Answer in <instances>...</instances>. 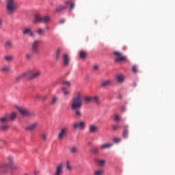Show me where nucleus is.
Listing matches in <instances>:
<instances>
[{
	"label": "nucleus",
	"mask_w": 175,
	"mask_h": 175,
	"mask_svg": "<svg viewBox=\"0 0 175 175\" xmlns=\"http://www.w3.org/2000/svg\"><path fill=\"white\" fill-rule=\"evenodd\" d=\"M36 33H37L38 35H40V36H42V35H44V30H43V29L39 28V29L37 30Z\"/></svg>",
	"instance_id": "obj_39"
},
{
	"label": "nucleus",
	"mask_w": 175,
	"mask_h": 175,
	"mask_svg": "<svg viewBox=\"0 0 175 175\" xmlns=\"http://www.w3.org/2000/svg\"><path fill=\"white\" fill-rule=\"evenodd\" d=\"M83 97L81 96V93L78 92L77 96L74 97L72 100L71 109L74 111L75 114L78 117L81 116V106H83Z\"/></svg>",
	"instance_id": "obj_1"
},
{
	"label": "nucleus",
	"mask_w": 175,
	"mask_h": 175,
	"mask_svg": "<svg viewBox=\"0 0 175 175\" xmlns=\"http://www.w3.org/2000/svg\"><path fill=\"white\" fill-rule=\"evenodd\" d=\"M85 122L80 121L75 122L72 124V126L74 129H84L85 128Z\"/></svg>",
	"instance_id": "obj_7"
},
{
	"label": "nucleus",
	"mask_w": 175,
	"mask_h": 175,
	"mask_svg": "<svg viewBox=\"0 0 175 175\" xmlns=\"http://www.w3.org/2000/svg\"><path fill=\"white\" fill-rule=\"evenodd\" d=\"M120 142H121V139H120V138H114L113 139L114 143H120Z\"/></svg>",
	"instance_id": "obj_48"
},
{
	"label": "nucleus",
	"mask_w": 175,
	"mask_h": 175,
	"mask_svg": "<svg viewBox=\"0 0 175 175\" xmlns=\"http://www.w3.org/2000/svg\"><path fill=\"white\" fill-rule=\"evenodd\" d=\"M32 57H33V53H27L25 55V58L27 61H31V59H32Z\"/></svg>",
	"instance_id": "obj_31"
},
{
	"label": "nucleus",
	"mask_w": 175,
	"mask_h": 175,
	"mask_svg": "<svg viewBox=\"0 0 175 175\" xmlns=\"http://www.w3.org/2000/svg\"><path fill=\"white\" fill-rule=\"evenodd\" d=\"M0 129L1 131H8V129H9V126L6 124H1Z\"/></svg>",
	"instance_id": "obj_33"
},
{
	"label": "nucleus",
	"mask_w": 175,
	"mask_h": 175,
	"mask_svg": "<svg viewBox=\"0 0 175 175\" xmlns=\"http://www.w3.org/2000/svg\"><path fill=\"white\" fill-rule=\"evenodd\" d=\"M117 81L118 83H124V81L125 80V77L122 74H118L116 76Z\"/></svg>",
	"instance_id": "obj_24"
},
{
	"label": "nucleus",
	"mask_w": 175,
	"mask_h": 175,
	"mask_svg": "<svg viewBox=\"0 0 175 175\" xmlns=\"http://www.w3.org/2000/svg\"><path fill=\"white\" fill-rule=\"evenodd\" d=\"M70 62V57H69V55H68V53L63 55V63L64 66H69Z\"/></svg>",
	"instance_id": "obj_13"
},
{
	"label": "nucleus",
	"mask_w": 175,
	"mask_h": 175,
	"mask_svg": "<svg viewBox=\"0 0 175 175\" xmlns=\"http://www.w3.org/2000/svg\"><path fill=\"white\" fill-rule=\"evenodd\" d=\"M3 59L5 62H13V61H14V56L12 55H6L3 57Z\"/></svg>",
	"instance_id": "obj_18"
},
{
	"label": "nucleus",
	"mask_w": 175,
	"mask_h": 175,
	"mask_svg": "<svg viewBox=\"0 0 175 175\" xmlns=\"http://www.w3.org/2000/svg\"><path fill=\"white\" fill-rule=\"evenodd\" d=\"M64 173V163H60L57 167L55 171V175H62Z\"/></svg>",
	"instance_id": "obj_11"
},
{
	"label": "nucleus",
	"mask_w": 175,
	"mask_h": 175,
	"mask_svg": "<svg viewBox=\"0 0 175 175\" xmlns=\"http://www.w3.org/2000/svg\"><path fill=\"white\" fill-rule=\"evenodd\" d=\"M14 107L19 111L23 117H33L35 116V113L28 110L27 108L19 107L18 105H15Z\"/></svg>",
	"instance_id": "obj_3"
},
{
	"label": "nucleus",
	"mask_w": 175,
	"mask_h": 175,
	"mask_svg": "<svg viewBox=\"0 0 175 175\" xmlns=\"http://www.w3.org/2000/svg\"><path fill=\"white\" fill-rule=\"evenodd\" d=\"M6 144H8V143H6V141H5V139H0V150L5 148Z\"/></svg>",
	"instance_id": "obj_30"
},
{
	"label": "nucleus",
	"mask_w": 175,
	"mask_h": 175,
	"mask_svg": "<svg viewBox=\"0 0 175 175\" xmlns=\"http://www.w3.org/2000/svg\"><path fill=\"white\" fill-rule=\"evenodd\" d=\"M2 2V0H0V3Z\"/></svg>",
	"instance_id": "obj_58"
},
{
	"label": "nucleus",
	"mask_w": 175,
	"mask_h": 175,
	"mask_svg": "<svg viewBox=\"0 0 175 175\" xmlns=\"http://www.w3.org/2000/svg\"><path fill=\"white\" fill-rule=\"evenodd\" d=\"M0 70L2 73H8V72H10V66H3L1 68Z\"/></svg>",
	"instance_id": "obj_22"
},
{
	"label": "nucleus",
	"mask_w": 175,
	"mask_h": 175,
	"mask_svg": "<svg viewBox=\"0 0 175 175\" xmlns=\"http://www.w3.org/2000/svg\"><path fill=\"white\" fill-rule=\"evenodd\" d=\"M46 29H50V27H46Z\"/></svg>",
	"instance_id": "obj_57"
},
{
	"label": "nucleus",
	"mask_w": 175,
	"mask_h": 175,
	"mask_svg": "<svg viewBox=\"0 0 175 175\" xmlns=\"http://www.w3.org/2000/svg\"><path fill=\"white\" fill-rule=\"evenodd\" d=\"M70 151L71 154H77V147L76 146H72L70 148Z\"/></svg>",
	"instance_id": "obj_35"
},
{
	"label": "nucleus",
	"mask_w": 175,
	"mask_h": 175,
	"mask_svg": "<svg viewBox=\"0 0 175 175\" xmlns=\"http://www.w3.org/2000/svg\"><path fill=\"white\" fill-rule=\"evenodd\" d=\"M95 175H102L103 174V171L102 170H98L94 172Z\"/></svg>",
	"instance_id": "obj_45"
},
{
	"label": "nucleus",
	"mask_w": 175,
	"mask_h": 175,
	"mask_svg": "<svg viewBox=\"0 0 175 175\" xmlns=\"http://www.w3.org/2000/svg\"><path fill=\"white\" fill-rule=\"evenodd\" d=\"M93 102H95L96 105H100V101H99V97L98 96H96L94 97H92Z\"/></svg>",
	"instance_id": "obj_37"
},
{
	"label": "nucleus",
	"mask_w": 175,
	"mask_h": 175,
	"mask_svg": "<svg viewBox=\"0 0 175 175\" xmlns=\"http://www.w3.org/2000/svg\"><path fill=\"white\" fill-rule=\"evenodd\" d=\"M99 70V66L98 65H94L93 66V70Z\"/></svg>",
	"instance_id": "obj_50"
},
{
	"label": "nucleus",
	"mask_w": 175,
	"mask_h": 175,
	"mask_svg": "<svg viewBox=\"0 0 175 175\" xmlns=\"http://www.w3.org/2000/svg\"><path fill=\"white\" fill-rule=\"evenodd\" d=\"M61 53H62V49H61V48H58L56 51L55 57L56 61H59V58H61Z\"/></svg>",
	"instance_id": "obj_21"
},
{
	"label": "nucleus",
	"mask_w": 175,
	"mask_h": 175,
	"mask_svg": "<svg viewBox=\"0 0 175 175\" xmlns=\"http://www.w3.org/2000/svg\"><path fill=\"white\" fill-rule=\"evenodd\" d=\"M27 72H29V74L27 76L28 80H34V79H38V77L42 75L40 71H36L35 72H32V71Z\"/></svg>",
	"instance_id": "obj_8"
},
{
	"label": "nucleus",
	"mask_w": 175,
	"mask_h": 175,
	"mask_svg": "<svg viewBox=\"0 0 175 175\" xmlns=\"http://www.w3.org/2000/svg\"><path fill=\"white\" fill-rule=\"evenodd\" d=\"M99 152V150H98V148H93V153L94 154H98Z\"/></svg>",
	"instance_id": "obj_51"
},
{
	"label": "nucleus",
	"mask_w": 175,
	"mask_h": 175,
	"mask_svg": "<svg viewBox=\"0 0 175 175\" xmlns=\"http://www.w3.org/2000/svg\"><path fill=\"white\" fill-rule=\"evenodd\" d=\"M17 3L14 0L6 1V12L9 16H13L17 10Z\"/></svg>",
	"instance_id": "obj_2"
},
{
	"label": "nucleus",
	"mask_w": 175,
	"mask_h": 175,
	"mask_svg": "<svg viewBox=\"0 0 175 175\" xmlns=\"http://www.w3.org/2000/svg\"><path fill=\"white\" fill-rule=\"evenodd\" d=\"M7 163L10 165V166H16L13 165V163H14V158L12 156H9L8 157V162Z\"/></svg>",
	"instance_id": "obj_27"
},
{
	"label": "nucleus",
	"mask_w": 175,
	"mask_h": 175,
	"mask_svg": "<svg viewBox=\"0 0 175 175\" xmlns=\"http://www.w3.org/2000/svg\"><path fill=\"white\" fill-rule=\"evenodd\" d=\"M111 147H113V144L109 143V144H104L100 146V149L101 150H105L106 148H110Z\"/></svg>",
	"instance_id": "obj_29"
},
{
	"label": "nucleus",
	"mask_w": 175,
	"mask_h": 175,
	"mask_svg": "<svg viewBox=\"0 0 175 175\" xmlns=\"http://www.w3.org/2000/svg\"><path fill=\"white\" fill-rule=\"evenodd\" d=\"M40 46V41L38 40H34L31 43V51L33 54H39Z\"/></svg>",
	"instance_id": "obj_6"
},
{
	"label": "nucleus",
	"mask_w": 175,
	"mask_h": 175,
	"mask_svg": "<svg viewBox=\"0 0 175 175\" xmlns=\"http://www.w3.org/2000/svg\"><path fill=\"white\" fill-rule=\"evenodd\" d=\"M66 7L64 6H60L59 8H57L55 10L56 13H59V12H62Z\"/></svg>",
	"instance_id": "obj_40"
},
{
	"label": "nucleus",
	"mask_w": 175,
	"mask_h": 175,
	"mask_svg": "<svg viewBox=\"0 0 175 175\" xmlns=\"http://www.w3.org/2000/svg\"><path fill=\"white\" fill-rule=\"evenodd\" d=\"M69 161L66 162V168L68 169V170H72V167L69 165Z\"/></svg>",
	"instance_id": "obj_47"
},
{
	"label": "nucleus",
	"mask_w": 175,
	"mask_h": 175,
	"mask_svg": "<svg viewBox=\"0 0 175 175\" xmlns=\"http://www.w3.org/2000/svg\"><path fill=\"white\" fill-rule=\"evenodd\" d=\"M66 6L67 8H68V6H70V10H73L74 8H75V3H70V2H69V1H67V2L66 3Z\"/></svg>",
	"instance_id": "obj_36"
},
{
	"label": "nucleus",
	"mask_w": 175,
	"mask_h": 175,
	"mask_svg": "<svg viewBox=\"0 0 175 175\" xmlns=\"http://www.w3.org/2000/svg\"><path fill=\"white\" fill-rule=\"evenodd\" d=\"M113 55L116 57H115V62H122L124 61H126V59H127L126 56L124 55L120 51H115L113 53Z\"/></svg>",
	"instance_id": "obj_5"
},
{
	"label": "nucleus",
	"mask_w": 175,
	"mask_h": 175,
	"mask_svg": "<svg viewBox=\"0 0 175 175\" xmlns=\"http://www.w3.org/2000/svg\"><path fill=\"white\" fill-rule=\"evenodd\" d=\"M66 135H68V127H63L59 132L57 139L59 140H62V139H64Z\"/></svg>",
	"instance_id": "obj_9"
},
{
	"label": "nucleus",
	"mask_w": 175,
	"mask_h": 175,
	"mask_svg": "<svg viewBox=\"0 0 175 175\" xmlns=\"http://www.w3.org/2000/svg\"><path fill=\"white\" fill-rule=\"evenodd\" d=\"M23 35H29L30 38H33L35 36V33L32 31V29L31 27H26L23 31Z\"/></svg>",
	"instance_id": "obj_10"
},
{
	"label": "nucleus",
	"mask_w": 175,
	"mask_h": 175,
	"mask_svg": "<svg viewBox=\"0 0 175 175\" xmlns=\"http://www.w3.org/2000/svg\"><path fill=\"white\" fill-rule=\"evenodd\" d=\"M29 72H23V74H21L18 77H16V81H20V80H22V79H28V76H29Z\"/></svg>",
	"instance_id": "obj_14"
},
{
	"label": "nucleus",
	"mask_w": 175,
	"mask_h": 175,
	"mask_svg": "<svg viewBox=\"0 0 175 175\" xmlns=\"http://www.w3.org/2000/svg\"><path fill=\"white\" fill-rule=\"evenodd\" d=\"M122 110H125V107H122Z\"/></svg>",
	"instance_id": "obj_56"
},
{
	"label": "nucleus",
	"mask_w": 175,
	"mask_h": 175,
	"mask_svg": "<svg viewBox=\"0 0 175 175\" xmlns=\"http://www.w3.org/2000/svg\"><path fill=\"white\" fill-rule=\"evenodd\" d=\"M90 133H96L98 132V126L95 124L89 126Z\"/></svg>",
	"instance_id": "obj_15"
},
{
	"label": "nucleus",
	"mask_w": 175,
	"mask_h": 175,
	"mask_svg": "<svg viewBox=\"0 0 175 175\" xmlns=\"http://www.w3.org/2000/svg\"><path fill=\"white\" fill-rule=\"evenodd\" d=\"M2 23H3V21L1 18H0V27H1V25H2Z\"/></svg>",
	"instance_id": "obj_55"
},
{
	"label": "nucleus",
	"mask_w": 175,
	"mask_h": 175,
	"mask_svg": "<svg viewBox=\"0 0 175 175\" xmlns=\"http://www.w3.org/2000/svg\"><path fill=\"white\" fill-rule=\"evenodd\" d=\"M110 84H111V81L110 80L104 81L101 83V87H103L105 88V87H107L108 85H110Z\"/></svg>",
	"instance_id": "obj_32"
},
{
	"label": "nucleus",
	"mask_w": 175,
	"mask_h": 175,
	"mask_svg": "<svg viewBox=\"0 0 175 175\" xmlns=\"http://www.w3.org/2000/svg\"><path fill=\"white\" fill-rule=\"evenodd\" d=\"M63 85H67V87H70V81H64L62 82Z\"/></svg>",
	"instance_id": "obj_44"
},
{
	"label": "nucleus",
	"mask_w": 175,
	"mask_h": 175,
	"mask_svg": "<svg viewBox=\"0 0 175 175\" xmlns=\"http://www.w3.org/2000/svg\"><path fill=\"white\" fill-rule=\"evenodd\" d=\"M17 169H18V167L17 166H10V164L4 163L0 165V174L7 173V172H9V170H11L12 172H14V170H17Z\"/></svg>",
	"instance_id": "obj_4"
},
{
	"label": "nucleus",
	"mask_w": 175,
	"mask_h": 175,
	"mask_svg": "<svg viewBox=\"0 0 175 175\" xmlns=\"http://www.w3.org/2000/svg\"><path fill=\"white\" fill-rule=\"evenodd\" d=\"M92 102H93V98L92 96H86L83 98V103L85 105H88L89 103H92Z\"/></svg>",
	"instance_id": "obj_20"
},
{
	"label": "nucleus",
	"mask_w": 175,
	"mask_h": 175,
	"mask_svg": "<svg viewBox=\"0 0 175 175\" xmlns=\"http://www.w3.org/2000/svg\"><path fill=\"white\" fill-rule=\"evenodd\" d=\"M51 21V16L49 15H45L42 16V23H44V24H47L50 23Z\"/></svg>",
	"instance_id": "obj_23"
},
{
	"label": "nucleus",
	"mask_w": 175,
	"mask_h": 175,
	"mask_svg": "<svg viewBox=\"0 0 175 175\" xmlns=\"http://www.w3.org/2000/svg\"><path fill=\"white\" fill-rule=\"evenodd\" d=\"M5 48L6 50H10L13 47V42L12 40H6L4 44Z\"/></svg>",
	"instance_id": "obj_19"
},
{
	"label": "nucleus",
	"mask_w": 175,
	"mask_h": 175,
	"mask_svg": "<svg viewBox=\"0 0 175 175\" xmlns=\"http://www.w3.org/2000/svg\"><path fill=\"white\" fill-rule=\"evenodd\" d=\"M34 98L35 99H40L41 96L39 94H36V95L34 96Z\"/></svg>",
	"instance_id": "obj_53"
},
{
	"label": "nucleus",
	"mask_w": 175,
	"mask_h": 175,
	"mask_svg": "<svg viewBox=\"0 0 175 175\" xmlns=\"http://www.w3.org/2000/svg\"><path fill=\"white\" fill-rule=\"evenodd\" d=\"M62 91H63V94H64V96H68V95H69V94H70V92L65 91V88H62Z\"/></svg>",
	"instance_id": "obj_43"
},
{
	"label": "nucleus",
	"mask_w": 175,
	"mask_h": 175,
	"mask_svg": "<svg viewBox=\"0 0 175 175\" xmlns=\"http://www.w3.org/2000/svg\"><path fill=\"white\" fill-rule=\"evenodd\" d=\"M41 99L42 100H46V99H47V95H44L41 96Z\"/></svg>",
	"instance_id": "obj_52"
},
{
	"label": "nucleus",
	"mask_w": 175,
	"mask_h": 175,
	"mask_svg": "<svg viewBox=\"0 0 175 175\" xmlns=\"http://www.w3.org/2000/svg\"><path fill=\"white\" fill-rule=\"evenodd\" d=\"M41 139L43 142H46L47 140V133H42L41 134Z\"/></svg>",
	"instance_id": "obj_38"
},
{
	"label": "nucleus",
	"mask_w": 175,
	"mask_h": 175,
	"mask_svg": "<svg viewBox=\"0 0 175 175\" xmlns=\"http://www.w3.org/2000/svg\"><path fill=\"white\" fill-rule=\"evenodd\" d=\"M96 161L98 164V166H105V163H106L105 160L96 159Z\"/></svg>",
	"instance_id": "obj_34"
},
{
	"label": "nucleus",
	"mask_w": 175,
	"mask_h": 175,
	"mask_svg": "<svg viewBox=\"0 0 175 175\" xmlns=\"http://www.w3.org/2000/svg\"><path fill=\"white\" fill-rule=\"evenodd\" d=\"M128 129H126V127H125L124 131L123 132V137H124L125 139H126V137H128Z\"/></svg>",
	"instance_id": "obj_41"
},
{
	"label": "nucleus",
	"mask_w": 175,
	"mask_h": 175,
	"mask_svg": "<svg viewBox=\"0 0 175 175\" xmlns=\"http://www.w3.org/2000/svg\"><path fill=\"white\" fill-rule=\"evenodd\" d=\"M114 120L116 121V122H120V121H121V118L119 115L116 114L114 116Z\"/></svg>",
	"instance_id": "obj_42"
},
{
	"label": "nucleus",
	"mask_w": 175,
	"mask_h": 175,
	"mask_svg": "<svg viewBox=\"0 0 175 175\" xmlns=\"http://www.w3.org/2000/svg\"><path fill=\"white\" fill-rule=\"evenodd\" d=\"M59 23H60V24H64V23H65V20L64 19H60Z\"/></svg>",
	"instance_id": "obj_54"
},
{
	"label": "nucleus",
	"mask_w": 175,
	"mask_h": 175,
	"mask_svg": "<svg viewBox=\"0 0 175 175\" xmlns=\"http://www.w3.org/2000/svg\"><path fill=\"white\" fill-rule=\"evenodd\" d=\"M58 103V96H53L51 100L49 101L50 106H55Z\"/></svg>",
	"instance_id": "obj_17"
},
{
	"label": "nucleus",
	"mask_w": 175,
	"mask_h": 175,
	"mask_svg": "<svg viewBox=\"0 0 175 175\" xmlns=\"http://www.w3.org/2000/svg\"><path fill=\"white\" fill-rule=\"evenodd\" d=\"M8 118L10 121H14L16 118H17V113L16 112H12L10 115H8Z\"/></svg>",
	"instance_id": "obj_26"
},
{
	"label": "nucleus",
	"mask_w": 175,
	"mask_h": 175,
	"mask_svg": "<svg viewBox=\"0 0 175 175\" xmlns=\"http://www.w3.org/2000/svg\"><path fill=\"white\" fill-rule=\"evenodd\" d=\"M36 23H42V16H40V15H36L33 23L36 24Z\"/></svg>",
	"instance_id": "obj_28"
},
{
	"label": "nucleus",
	"mask_w": 175,
	"mask_h": 175,
	"mask_svg": "<svg viewBox=\"0 0 175 175\" xmlns=\"http://www.w3.org/2000/svg\"><path fill=\"white\" fill-rule=\"evenodd\" d=\"M88 55V54L87 53V51H79V57L81 58V59H85V58H87Z\"/></svg>",
	"instance_id": "obj_25"
},
{
	"label": "nucleus",
	"mask_w": 175,
	"mask_h": 175,
	"mask_svg": "<svg viewBox=\"0 0 175 175\" xmlns=\"http://www.w3.org/2000/svg\"><path fill=\"white\" fill-rule=\"evenodd\" d=\"M38 126H39V123L34 122V123L30 124L29 126H27L25 128V131H27L28 132H32V131H35V129H36V128H38Z\"/></svg>",
	"instance_id": "obj_12"
},
{
	"label": "nucleus",
	"mask_w": 175,
	"mask_h": 175,
	"mask_svg": "<svg viewBox=\"0 0 175 175\" xmlns=\"http://www.w3.org/2000/svg\"><path fill=\"white\" fill-rule=\"evenodd\" d=\"M113 129L115 131H117V129H120V125H118V124L113 125Z\"/></svg>",
	"instance_id": "obj_49"
},
{
	"label": "nucleus",
	"mask_w": 175,
	"mask_h": 175,
	"mask_svg": "<svg viewBox=\"0 0 175 175\" xmlns=\"http://www.w3.org/2000/svg\"><path fill=\"white\" fill-rule=\"evenodd\" d=\"M10 122L9 114L4 115L0 118V124H8Z\"/></svg>",
	"instance_id": "obj_16"
},
{
	"label": "nucleus",
	"mask_w": 175,
	"mask_h": 175,
	"mask_svg": "<svg viewBox=\"0 0 175 175\" xmlns=\"http://www.w3.org/2000/svg\"><path fill=\"white\" fill-rule=\"evenodd\" d=\"M132 70L134 73H137V67L136 66H133Z\"/></svg>",
	"instance_id": "obj_46"
}]
</instances>
